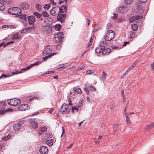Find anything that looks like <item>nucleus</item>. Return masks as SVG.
<instances>
[{"label":"nucleus","instance_id":"1","mask_svg":"<svg viewBox=\"0 0 154 154\" xmlns=\"http://www.w3.org/2000/svg\"><path fill=\"white\" fill-rule=\"evenodd\" d=\"M22 11L21 9L17 7H13L9 8L8 10V13L11 14L15 15L21 14Z\"/></svg>","mask_w":154,"mask_h":154},{"label":"nucleus","instance_id":"2","mask_svg":"<svg viewBox=\"0 0 154 154\" xmlns=\"http://www.w3.org/2000/svg\"><path fill=\"white\" fill-rule=\"evenodd\" d=\"M114 32L113 30H109L107 32L104 37V39L106 41H111L114 38Z\"/></svg>","mask_w":154,"mask_h":154},{"label":"nucleus","instance_id":"3","mask_svg":"<svg viewBox=\"0 0 154 154\" xmlns=\"http://www.w3.org/2000/svg\"><path fill=\"white\" fill-rule=\"evenodd\" d=\"M8 105L12 106H16L21 103V100L19 99L16 98L8 100L7 101Z\"/></svg>","mask_w":154,"mask_h":154},{"label":"nucleus","instance_id":"4","mask_svg":"<svg viewBox=\"0 0 154 154\" xmlns=\"http://www.w3.org/2000/svg\"><path fill=\"white\" fill-rule=\"evenodd\" d=\"M59 7H54L50 10V14L52 16H55L59 13Z\"/></svg>","mask_w":154,"mask_h":154},{"label":"nucleus","instance_id":"5","mask_svg":"<svg viewBox=\"0 0 154 154\" xmlns=\"http://www.w3.org/2000/svg\"><path fill=\"white\" fill-rule=\"evenodd\" d=\"M29 109V106L27 104H23L20 105L18 107L19 110L25 111Z\"/></svg>","mask_w":154,"mask_h":154},{"label":"nucleus","instance_id":"6","mask_svg":"<svg viewBox=\"0 0 154 154\" xmlns=\"http://www.w3.org/2000/svg\"><path fill=\"white\" fill-rule=\"evenodd\" d=\"M39 151L41 154H47L48 152V148L45 146H41L39 149Z\"/></svg>","mask_w":154,"mask_h":154},{"label":"nucleus","instance_id":"7","mask_svg":"<svg viewBox=\"0 0 154 154\" xmlns=\"http://www.w3.org/2000/svg\"><path fill=\"white\" fill-rule=\"evenodd\" d=\"M66 15L65 14H60L57 16V20L60 22H63L64 21Z\"/></svg>","mask_w":154,"mask_h":154},{"label":"nucleus","instance_id":"8","mask_svg":"<svg viewBox=\"0 0 154 154\" xmlns=\"http://www.w3.org/2000/svg\"><path fill=\"white\" fill-rule=\"evenodd\" d=\"M29 23V25L32 24L35 21L34 16H30L27 17Z\"/></svg>","mask_w":154,"mask_h":154},{"label":"nucleus","instance_id":"9","mask_svg":"<svg viewBox=\"0 0 154 154\" xmlns=\"http://www.w3.org/2000/svg\"><path fill=\"white\" fill-rule=\"evenodd\" d=\"M20 7L23 9L26 10L29 8V6L28 3L23 2L20 5Z\"/></svg>","mask_w":154,"mask_h":154},{"label":"nucleus","instance_id":"10","mask_svg":"<svg viewBox=\"0 0 154 154\" xmlns=\"http://www.w3.org/2000/svg\"><path fill=\"white\" fill-rule=\"evenodd\" d=\"M53 22L54 20L51 18L48 17L46 18L44 20L45 24L47 25L51 24Z\"/></svg>","mask_w":154,"mask_h":154},{"label":"nucleus","instance_id":"11","mask_svg":"<svg viewBox=\"0 0 154 154\" xmlns=\"http://www.w3.org/2000/svg\"><path fill=\"white\" fill-rule=\"evenodd\" d=\"M75 94H76V93L74 92H70L69 95V99L72 101L75 100L77 97Z\"/></svg>","mask_w":154,"mask_h":154},{"label":"nucleus","instance_id":"12","mask_svg":"<svg viewBox=\"0 0 154 154\" xmlns=\"http://www.w3.org/2000/svg\"><path fill=\"white\" fill-rule=\"evenodd\" d=\"M54 41L57 43H60L62 41L63 37H60L58 36V35H55L54 36Z\"/></svg>","mask_w":154,"mask_h":154},{"label":"nucleus","instance_id":"13","mask_svg":"<svg viewBox=\"0 0 154 154\" xmlns=\"http://www.w3.org/2000/svg\"><path fill=\"white\" fill-rule=\"evenodd\" d=\"M51 52L52 50L48 47L45 48L44 50L43 51V54H45V55L50 54L51 53Z\"/></svg>","mask_w":154,"mask_h":154},{"label":"nucleus","instance_id":"14","mask_svg":"<svg viewBox=\"0 0 154 154\" xmlns=\"http://www.w3.org/2000/svg\"><path fill=\"white\" fill-rule=\"evenodd\" d=\"M29 126L30 128L33 129H35L38 127V124L35 122L31 121L29 124Z\"/></svg>","mask_w":154,"mask_h":154},{"label":"nucleus","instance_id":"15","mask_svg":"<svg viewBox=\"0 0 154 154\" xmlns=\"http://www.w3.org/2000/svg\"><path fill=\"white\" fill-rule=\"evenodd\" d=\"M67 10V8L66 5H63L60 8L59 13H63L66 12Z\"/></svg>","mask_w":154,"mask_h":154},{"label":"nucleus","instance_id":"16","mask_svg":"<svg viewBox=\"0 0 154 154\" xmlns=\"http://www.w3.org/2000/svg\"><path fill=\"white\" fill-rule=\"evenodd\" d=\"M68 107V105L66 104H63L62 106L60 109V112H64L66 111Z\"/></svg>","mask_w":154,"mask_h":154},{"label":"nucleus","instance_id":"17","mask_svg":"<svg viewBox=\"0 0 154 154\" xmlns=\"http://www.w3.org/2000/svg\"><path fill=\"white\" fill-rule=\"evenodd\" d=\"M22 126L19 124H17L14 125L13 126L14 129L16 131H19L20 130H21L22 129L21 128Z\"/></svg>","mask_w":154,"mask_h":154},{"label":"nucleus","instance_id":"18","mask_svg":"<svg viewBox=\"0 0 154 154\" xmlns=\"http://www.w3.org/2000/svg\"><path fill=\"white\" fill-rule=\"evenodd\" d=\"M103 54L107 55L109 54L111 52V49L109 48H105L102 50Z\"/></svg>","mask_w":154,"mask_h":154},{"label":"nucleus","instance_id":"19","mask_svg":"<svg viewBox=\"0 0 154 154\" xmlns=\"http://www.w3.org/2000/svg\"><path fill=\"white\" fill-rule=\"evenodd\" d=\"M127 105H126L125 106V109H124V114H125V115L126 117V121L127 122V123H129L130 122V120L129 119V118L128 117V115L127 114V113L126 112V110L127 109Z\"/></svg>","mask_w":154,"mask_h":154},{"label":"nucleus","instance_id":"20","mask_svg":"<svg viewBox=\"0 0 154 154\" xmlns=\"http://www.w3.org/2000/svg\"><path fill=\"white\" fill-rule=\"evenodd\" d=\"M21 36L18 33L13 35L12 38L14 39H19L21 38Z\"/></svg>","mask_w":154,"mask_h":154},{"label":"nucleus","instance_id":"21","mask_svg":"<svg viewBox=\"0 0 154 154\" xmlns=\"http://www.w3.org/2000/svg\"><path fill=\"white\" fill-rule=\"evenodd\" d=\"M154 122H152L151 124L148 125L147 126H146L145 129L146 130H150V129H152V128H154Z\"/></svg>","mask_w":154,"mask_h":154},{"label":"nucleus","instance_id":"22","mask_svg":"<svg viewBox=\"0 0 154 154\" xmlns=\"http://www.w3.org/2000/svg\"><path fill=\"white\" fill-rule=\"evenodd\" d=\"M83 99L80 98L79 100V101L77 103L76 106L79 107H80L83 105Z\"/></svg>","mask_w":154,"mask_h":154},{"label":"nucleus","instance_id":"23","mask_svg":"<svg viewBox=\"0 0 154 154\" xmlns=\"http://www.w3.org/2000/svg\"><path fill=\"white\" fill-rule=\"evenodd\" d=\"M42 30L44 32H48L50 30V27L48 25L44 26L42 27Z\"/></svg>","mask_w":154,"mask_h":154},{"label":"nucleus","instance_id":"24","mask_svg":"<svg viewBox=\"0 0 154 154\" xmlns=\"http://www.w3.org/2000/svg\"><path fill=\"white\" fill-rule=\"evenodd\" d=\"M54 140L53 139H51L47 140L46 141V143L49 146H51L53 144Z\"/></svg>","mask_w":154,"mask_h":154},{"label":"nucleus","instance_id":"25","mask_svg":"<svg viewBox=\"0 0 154 154\" xmlns=\"http://www.w3.org/2000/svg\"><path fill=\"white\" fill-rule=\"evenodd\" d=\"M106 45V42L103 41L101 42L100 44L99 47H100L101 50H103L105 48Z\"/></svg>","mask_w":154,"mask_h":154},{"label":"nucleus","instance_id":"26","mask_svg":"<svg viewBox=\"0 0 154 154\" xmlns=\"http://www.w3.org/2000/svg\"><path fill=\"white\" fill-rule=\"evenodd\" d=\"M85 87L84 88V91L86 92L87 94H88L89 93V90L88 89L89 86H88V84H86L85 85Z\"/></svg>","mask_w":154,"mask_h":154},{"label":"nucleus","instance_id":"27","mask_svg":"<svg viewBox=\"0 0 154 154\" xmlns=\"http://www.w3.org/2000/svg\"><path fill=\"white\" fill-rule=\"evenodd\" d=\"M73 90L74 91H76L79 94H81L82 92V91L81 88L79 87H74L73 88Z\"/></svg>","mask_w":154,"mask_h":154},{"label":"nucleus","instance_id":"28","mask_svg":"<svg viewBox=\"0 0 154 154\" xmlns=\"http://www.w3.org/2000/svg\"><path fill=\"white\" fill-rule=\"evenodd\" d=\"M51 5V3L46 4L44 5L43 8L45 10H48L50 8Z\"/></svg>","mask_w":154,"mask_h":154},{"label":"nucleus","instance_id":"29","mask_svg":"<svg viewBox=\"0 0 154 154\" xmlns=\"http://www.w3.org/2000/svg\"><path fill=\"white\" fill-rule=\"evenodd\" d=\"M132 28L133 30L136 31L138 29L137 26L135 24H133L131 25Z\"/></svg>","mask_w":154,"mask_h":154},{"label":"nucleus","instance_id":"30","mask_svg":"<svg viewBox=\"0 0 154 154\" xmlns=\"http://www.w3.org/2000/svg\"><path fill=\"white\" fill-rule=\"evenodd\" d=\"M11 137V135L9 134L7 136H5L2 138V140L4 141H6L9 139Z\"/></svg>","mask_w":154,"mask_h":154},{"label":"nucleus","instance_id":"31","mask_svg":"<svg viewBox=\"0 0 154 154\" xmlns=\"http://www.w3.org/2000/svg\"><path fill=\"white\" fill-rule=\"evenodd\" d=\"M45 135L46 137L49 138H51L53 136L52 133L49 132L46 133L45 134Z\"/></svg>","mask_w":154,"mask_h":154},{"label":"nucleus","instance_id":"32","mask_svg":"<svg viewBox=\"0 0 154 154\" xmlns=\"http://www.w3.org/2000/svg\"><path fill=\"white\" fill-rule=\"evenodd\" d=\"M102 137L101 136H100L98 137V138L97 140L95 141V143H96L99 144L100 143V142H102Z\"/></svg>","mask_w":154,"mask_h":154},{"label":"nucleus","instance_id":"33","mask_svg":"<svg viewBox=\"0 0 154 154\" xmlns=\"http://www.w3.org/2000/svg\"><path fill=\"white\" fill-rule=\"evenodd\" d=\"M61 28V25L60 24H57L55 26V30L57 31H59Z\"/></svg>","mask_w":154,"mask_h":154},{"label":"nucleus","instance_id":"34","mask_svg":"<svg viewBox=\"0 0 154 154\" xmlns=\"http://www.w3.org/2000/svg\"><path fill=\"white\" fill-rule=\"evenodd\" d=\"M72 112L73 113H75L78 112V109L75 106H73L72 107Z\"/></svg>","mask_w":154,"mask_h":154},{"label":"nucleus","instance_id":"35","mask_svg":"<svg viewBox=\"0 0 154 154\" xmlns=\"http://www.w3.org/2000/svg\"><path fill=\"white\" fill-rule=\"evenodd\" d=\"M33 16H35L36 17L38 18H40L42 17V15L39 14L37 12H34L33 13Z\"/></svg>","mask_w":154,"mask_h":154},{"label":"nucleus","instance_id":"36","mask_svg":"<svg viewBox=\"0 0 154 154\" xmlns=\"http://www.w3.org/2000/svg\"><path fill=\"white\" fill-rule=\"evenodd\" d=\"M8 110H11L12 111H13V110L12 109H7V110H2L1 111H0V114H4L5 113H6V112H8Z\"/></svg>","mask_w":154,"mask_h":154},{"label":"nucleus","instance_id":"37","mask_svg":"<svg viewBox=\"0 0 154 154\" xmlns=\"http://www.w3.org/2000/svg\"><path fill=\"white\" fill-rule=\"evenodd\" d=\"M95 52L97 54H98L102 52V50H101L100 47H97L96 48Z\"/></svg>","mask_w":154,"mask_h":154},{"label":"nucleus","instance_id":"38","mask_svg":"<svg viewBox=\"0 0 154 154\" xmlns=\"http://www.w3.org/2000/svg\"><path fill=\"white\" fill-rule=\"evenodd\" d=\"M42 5H41L37 4L36 5V8L38 11H40L41 10Z\"/></svg>","mask_w":154,"mask_h":154},{"label":"nucleus","instance_id":"39","mask_svg":"<svg viewBox=\"0 0 154 154\" xmlns=\"http://www.w3.org/2000/svg\"><path fill=\"white\" fill-rule=\"evenodd\" d=\"M55 54V53H52L51 54L49 55L48 56H45L43 58V59L44 60H46L48 58L54 55Z\"/></svg>","mask_w":154,"mask_h":154},{"label":"nucleus","instance_id":"40","mask_svg":"<svg viewBox=\"0 0 154 154\" xmlns=\"http://www.w3.org/2000/svg\"><path fill=\"white\" fill-rule=\"evenodd\" d=\"M47 128L46 126H43L41 128L40 131L42 132H44L47 131Z\"/></svg>","mask_w":154,"mask_h":154},{"label":"nucleus","instance_id":"41","mask_svg":"<svg viewBox=\"0 0 154 154\" xmlns=\"http://www.w3.org/2000/svg\"><path fill=\"white\" fill-rule=\"evenodd\" d=\"M119 125L118 124H115L114 126L113 131L115 132L117 131L119 129Z\"/></svg>","mask_w":154,"mask_h":154},{"label":"nucleus","instance_id":"42","mask_svg":"<svg viewBox=\"0 0 154 154\" xmlns=\"http://www.w3.org/2000/svg\"><path fill=\"white\" fill-rule=\"evenodd\" d=\"M134 0H125V4L130 5L133 2Z\"/></svg>","mask_w":154,"mask_h":154},{"label":"nucleus","instance_id":"43","mask_svg":"<svg viewBox=\"0 0 154 154\" xmlns=\"http://www.w3.org/2000/svg\"><path fill=\"white\" fill-rule=\"evenodd\" d=\"M94 36L93 35L91 36L90 39L89 41V43H88V46H90L91 45L92 43V41L93 40V39L94 38Z\"/></svg>","mask_w":154,"mask_h":154},{"label":"nucleus","instance_id":"44","mask_svg":"<svg viewBox=\"0 0 154 154\" xmlns=\"http://www.w3.org/2000/svg\"><path fill=\"white\" fill-rule=\"evenodd\" d=\"M20 17L21 19L23 20H25L26 19V15L25 14H21L20 15Z\"/></svg>","mask_w":154,"mask_h":154},{"label":"nucleus","instance_id":"45","mask_svg":"<svg viewBox=\"0 0 154 154\" xmlns=\"http://www.w3.org/2000/svg\"><path fill=\"white\" fill-rule=\"evenodd\" d=\"M42 15L45 17H47L49 16V14L45 11L43 12Z\"/></svg>","mask_w":154,"mask_h":154},{"label":"nucleus","instance_id":"46","mask_svg":"<svg viewBox=\"0 0 154 154\" xmlns=\"http://www.w3.org/2000/svg\"><path fill=\"white\" fill-rule=\"evenodd\" d=\"M5 8L4 5L2 3L0 2V11H1L3 10Z\"/></svg>","mask_w":154,"mask_h":154},{"label":"nucleus","instance_id":"47","mask_svg":"<svg viewBox=\"0 0 154 154\" xmlns=\"http://www.w3.org/2000/svg\"><path fill=\"white\" fill-rule=\"evenodd\" d=\"M138 13L140 14L143 13V10L141 7H139L138 8Z\"/></svg>","mask_w":154,"mask_h":154},{"label":"nucleus","instance_id":"48","mask_svg":"<svg viewBox=\"0 0 154 154\" xmlns=\"http://www.w3.org/2000/svg\"><path fill=\"white\" fill-rule=\"evenodd\" d=\"M6 102H0V107H4V106H6Z\"/></svg>","mask_w":154,"mask_h":154},{"label":"nucleus","instance_id":"49","mask_svg":"<svg viewBox=\"0 0 154 154\" xmlns=\"http://www.w3.org/2000/svg\"><path fill=\"white\" fill-rule=\"evenodd\" d=\"M10 76V75H8L3 73L2 74V75L0 76V79H1L2 77H3L4 78H5L7 77H9Z\"/></svg>","mask_w":154,"mask_h":154},{"label":"nucleus","instance_id":"50","mask_svg":"<svg viewBox=\"0 0 154 154\" xmlns=\"http://www.w3.org/2000/svg\"><path fill=\"white\" fill-rule=\"evenodd\" d=\"M41 63V62H35L33 64H31V66L32 67L33 66L35 65H39V64H40Z\"/></svg>","mask_w":154,"mask_h":154},{"label":"nucleus","instance_id":"51","mask_svg":"<svg viewBox=\"0 0 154 154\" xmlns=\"http://www.w3.org/2000/svg\"><path fill=\"white\" fill-rule=\"evenodd\" d=\"M85 67V66L84 65L81 64V65L78 68L77 70H81L83 69H84Z\"/></svg>","mask_w":154,"mask_h":154},{"label":"nucleus","instance_id":"52","mask_svg":"<svg viewBox=\"0 0 154 154\" xmlns=\"http://www.w3.org/2000/svg\"><path fill=\"white\" fill-rule=\"evenodd\" d=\"M28 30H29V28H28V27L26 28L23 29L21 31V34H22L26 32Z\"/></svg>","mask_w":154,"mask_h":154},{"label":"nucleus","instance_id":"53","mask_svg":"<svg viewBox=\"0 0 154 154\" xmlns=\"http://www.w3.org/2000/svg\"><path fill=\"white\" fill-rule=\"evenodd\" d=\"M21 71H15L14 72H11V73L13 75H16V74H17L19 73H21Z\"/></svg>","mask_w":154,"mask_h":154},{"label":"nucleus","instance_id":"54","mask_svg":"<svg viewBox=\"0 0 154 154\" xmlns=\"http://www.w3.org/2000/svg\"><path fill=\"white\" fill-rule=\"evenodd\" d=\"M135 66L136 65H135V63L133 64L128 68V70H131L133 67H135Z\"/></svg>","mask_w":154,"mask_h":154},{"label":"nucleus","instance_id":"55","mask_svg":"<svg viewBox=\"0 0 154 154\" xmlns=\"http://www.w3.org/2000/svg\"><path fill=\"white\" fill-rule=\"evenodd\" d=\"M130 35L131 36L133 37H134L135 35V32L132 31L130 32Z\"/></svg>","mask_w":154,"mask_h":154},{"label":"nucleus","instance_id":"56","mask_svg":"<svg viewBox=\"0 0 154 154\" xmlns=\"http://www.w3.org/2000/svg\"><path fill=\"white\" fill-rule=\"evenodd\" d=\"M14 42V41H10V42H7V43H6V44H5L4 45V47H5V46H6V45H9V44H12Z\"/></svg>","mask_w":154,"mask_h":154},{"label":"nucleus","instance_id":"57","mask_svg":"<svg viewBox=\"0 0 154 154\" xmlns=\"http://www.w3.org/2000/svg\"><path fill=\"white\" fill-rule=\"evenodd\" d=\"M112 26V25L111 23H108V24H107V26L106 28L108 29H109Z\"/></svg>","mask_w":154,"mask_h":154},{"label":"nucleus","instance_id":"58","mask_svg":"<svg viewBox=\"0 0 154 154\" xmlns=\"http://www.w3.org/2000/svg\"><path fill=\"white\" fill-rule=\"evenodd\" d=\"M90 89L91 91H94L96 90L94 86H90Z\"/></svg>","mask_w":154,"mask_h":154},{"label":"nucleus","instance_id":"59","mask_svg":"<svg viewBox=\"0 0 154 154\" xmlns=\"http://www.w3.org/2000/svg\"><path fill=\"white\" fill-rule=\"evenodd\" d=\"M136 18L137 19H137H141L142 18V15H136Z\"/></svg>","mask_w":154,"mask_h":154},{"label":"nucleus","instance_id":"60","mask_svg":"<svg viewBox=\"0 0 154 154\" xmlns=\"http://www.w3.org/2000/svg\"><path fill=\"white\" fill-rule=\"evenodd\" d=\"M11 2L10 1V0H5V1H4V3L6 4H11Z\"/></svg>","mask_w":154,"mask_h":154},{"label":"nucleus","instance_id":"61","mask_svg":"<svg viewBox=\"0 0 154 154\" xmlns=\"http://www.w3.org/2000/svg\"><path fill=\"white\" fill-rule=\"evenodd\" d=\"M50 2L53 5H55L56 3L55 2L54 0H50Z\"/></svg>","mask_w":154,"mask_h":154},{"label":"nucleus","instance_id":"62","mask_svg":"<svg viewBox=\"0 0 154 154\" xmlns=\"http://www.w3.org/2000/svg\"><path fill=\"white\" fill-rule=\"evenodd\" d=\"M56 35H58V36H60V37H63V33L62 32H59Z\"/></svg>","mask_w":154,"mask_h":154},{"label":"nucleus","instance_id":"63","mask_svg":"<svg viewBox=\"0 0 154 154\" xmlns=\"http://www.w3.org/2000/svg\"><path fill=\"white\" fill-rule=\"evenodd\" d=\"M55 72V71H47L45 72V74H50V73H54Z\"/></svg>","mask_w":154,"mask_h":154},{"label":"nucleus","instance_id":"64","mask_svg":"<svg viewBox=\"0 0 154 154\" xmlns=\"http://www.w3.org/2000/svg\"><path fill=\"white\" fill-rule=\"evenodd\" d=\"M124 8V7H121L119 8V11L120 12H122L123 9Z\"/></svg>","mask_w":154,"mask_h":154}]
</instances>
